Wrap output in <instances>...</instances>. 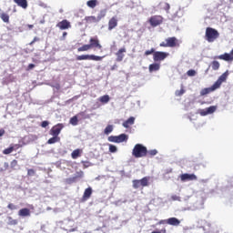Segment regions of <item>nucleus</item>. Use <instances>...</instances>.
I'll return each instance as SVG.
<instances>
[{
	"label": "nucleus",
	"mask_w": 233,
	"mask_h": 233,
	"mask_svg": "<svg viewBox=\"0 0 233 233\" xmlns=\"http://www.w3.org/2000/svg\"><path fill=\"white\" fill-rule=\"evenodd\" d=\"M103 50V46L101 42H99V38L97 36L91 37L89 39V44L83 45L82 46L77 48V52H88V50Z\"/></svg>",
	"instance_id": "nucleus-1"
},
{
	"label": "nucleus",
	"mask_w": 233,
	"mask_h": 233,
	"mask_svg": "<svg viewBox=\"0 0 233 233\" xmlns=\"http://www.w3.org/2000/svg\"><path fill=\"white\" fill-rule=\"evenodd\" d=\"M131 155L136 158L146 157L147 156V148L144 145L137 144L135 145Z\"/></svg>",
	"instance_id": "nucleus-2"
},
{
	"label": "nucleus",
	"mask_w": 233,
	"mask_h": 233,
	"mask_svg": "<svg viewBox=\"0 0 233 233\" xmlns=\"http://www.w3.org/2000/svg\"><path fill=\"white\" fill-rule=\"evenodd\" d=\"M205 39L208 41V43H214V41L219 39V32L212 27H207Z\"/></svg>",
	"instance_id": "nucleus-3"
},
{
	"label": "nucleus",
	"mask_w": 233,
	"mask_h": 233,
	"mask_svg": "<svg viewBox=\"0 0 233 233\" xmlns=\"http://www.w3.org/2000/svg\"><path fill=\"white\" fill-rule=\"evenodd\" d=\"M162 48H176L179 46V40L176 36L167 37L159 44Z\"/></svg>",
	"instance_id": "nucleus-4"
},
{
	"label": "nucleus",
	"mask_w": 233,
	"mask_h": 233,
	"mask_svg": "<svg viewBox=\"0 0 233 233\" xmlns=\"http://www.w3.org/2000/svg\"><path fill=\"white\" fill-rule=\"evenodd\" d=\"M103 57L96 55H81L76 56V61H103Z\"/></svg>",
	"instance_id": "nucleus-5"
},
{
	"label": "nucleus",
	"mask_w": 233,
	"mask_h": 233,
	"mask_svg": "<svg viewBox=\"0 0 233 233\" xmlns=\"http://www.w3.org/2000/svg\"><path fill=\"white\" fill-rule=\"evenodd\" d=\"M168 56H170V55L167 52L156 51L153 54V59H154L155 63H157L159 61H165V59H167L168 57Z\"/></svg>",
	"instance_id": "nucleus-6"
},
{
	"label": "nucleus",
	"mask_w": 233,
	"mask_h": 233,
	"mask_svg": "<svg viewBox=\"0 0 233 233\" xmlns=\"http://www.w3.org/2000/svg\"><path fill=\"white\" fill-rule=\"evenodd\" d=\"M148 23L153 28L156 26H159V25L163 24V16L161 15H153L149 18Z\"/></svg>",
	"instance_id": "nucleus-7"
},
{
	"label": "nucleus",
	"mask_w": 233,
	"mask_h": 233,
	"mask_svg": "<svg viewBox=\"0 0 233 233\" xmlns=\"http://www.w3.org/2000/svg\"><path fill=\"white\" fill-rule=\"evenodd\" d=\"M65 127L64 124H57L54 127L49 131V134L51 137H58L61 134V131Z\"/></svg>",
	"instance_id": "nucleus-8"
},
{
	"label": "nucleus",
	"mask_w": 233,
	"mask_h": 233,
	"mask_svg": "<svg viewBox=\"0 0 233 233\" xmlns=\"http://www.w3.org/2000/svg\"><path fill=\"white\" fill-rule=\"evenodd\" d=\"M148 185V179L147 177H144L140 180H133V187L138 189L140 187H147Z\"/></svg>",
	"instance_id": "nucleus-9"
},
{
	"label": "nucleus",
	"mask_w": 233,
	"mask_h": 233,
	"mask_svg": "<svg viewBox=\"0 0 233 233\" xmlns=\"http://www.w3.org/2000/svg\"><path fill=\"white\" fill-rule=\"evenodd\" d=\"M56 28L59 30H68V28H72V24L66 19H64L56 24Z\"/></svg>",
	"instance_id": "nucleus-10"
},
{
	"label": "nucleus",
	"mask_w": 233,
	"mask_h": 233,
	"mask_svg": "<svg viewBox=\"0 0 233 233\" xmlns=\"http://www.w3.org/2000/svg\"><path fill=\"white\" fill-rule=\"evenodd\" d=\"M93 189L92 187H86L85 189L84 195L80 198V203H86L92 197Z\"/></svg>",
	"instance_id": "nucleus-11"
},
{
	"label": "nucleus",
	"mask_w": 233,
	"mask_h": 233,
	"mask_svg": "<svg viewBox=\"0 0 233 233\" xmlns=\"http://www.w3.org/2000/svg\"><path fill=\"white\" fill-rule=\"evenodd\" d=\"M216 110H218V106H210L209 107L202 109L200 111V116H208V114H214V112H216Z\"/></svg>",
	"instance_id": "nucleus-12"
},
{
	"label": "nucleus",
	"mask_w": 233,
	"mask_h": 233,
	"mask_svg": "<svg viewBox=\"0 0 233 233\" xmlns=\"http://www.w3.org/2000/svg\"><path fill=\"white\" fill-rule=\"evenodd\" d=\"M182 182L197 180L198 177L195 174H182L180 176Z\"/></svg>",
	"instance_id": "nucleus-13"
},
{
	"label": "nucleus",
	"mask_w": 233,
	"mask_h": 233,
	"mask_svg": "<svg viewBox=\"0 0 233 233\" xmlns=\"http://www.w3.org/2000/svg\"><path fill=\"white\" fill-rule=\"evenodd\" d=\"M127 52V48L125 47H122L120 48L116 53V62L117 63H121V61H123V59H125V54Z\"/></svg>",
	"instance_id": "nucleus-14"
},
{
	"label": "nucleus",
	"mask_w": 233,
	"mask_h": 233,
	"mask_svg": "<svg viewBox=\"0 0 233 233\" xmlns=\"http://www.w3.org/2000/svg\"><path fill=\"white\" fill-rule=\"evenodd\" d=\"M225 81H227V74H226V73L222 74V75L218 77V79L213 85H215V86H216L217 89H218V88H219V87L221 86V85H222L223 83H225Z\"/></svg>",
	"instance_id": "nucleus-15"
},
{
	"label": "nucleus",
	"mask_w": 233,
	"mask_h": 233,
	"mask_svg": "<svg viewBox=\"0 0 233 233\" xmlns=\"http://www.w3.org/2000/svg\"><path fill=\"white\" fill-rule=\"evenodd\" d=\"M216 90H218V88L213 84L212 86H210V87H206V88L201 89L200 96H208V94H210V93H212Z\"/></svg>",
	"instance_id": "nucleus-16"
},
{
	"label": "nucleus",
	"mask_w": 233,
	"mask_h": 233,
	"mask_svg": "<svg viewBox=\"0 0 233 233\" xmlns=\"http://www.w3.org/2000/svg\"><path fill=\"white\" fill-rule=\"evenodd\" d=\"M85 21L88 24V25H92L93 23H99L101 21V16H86Z\"/></svg>",
	"instance_id": "nucleus-17"
},
{
	"label": "nucleus",
	"mask_w": 233,
	"mask_h": 233,
	"mask_svg": "<svg viewBox=\"0 0 233 233\" xmlns=\"http://www.w3.org/2000/svg\"><path fill=\"white\" fill-rule=\"evenodd\" d=\"M17 6H20V8H23L24 10H26L28 8V1L27 0H13Z\"/></svg>",
	"instance_id": "nucleus-18"
},
{
	"label": "nucleus",
	"mask_w": 233,
	"mask_h": 233,
	"mask_svg": "<svg viewBox=\"0 0 233 233\" xmlns=\"http://www.w3.org/2000/svg\"><path fill=\"white\" fill-rule=\"evenodd\" d=\"M117 26V17L116 16H113L110 18V20L108 21V30H114V28H116Z\"/></svg>",
	"instance_id": "nucleus-19"
},
{
	"label": "nucleus",
	"mask_w": 233,
	"mask_h": 233,
	"mask_svg": "<svg viewBox=\"0 0 233 233\" xmlns=\"http://www.w3.org/2000/svg\"><path fill=\"white\" fill-rule=\"evenodd\" d=\"M166 222L170 225V226H174V227H178L180 225V220L175 217L169 218L167 220H166Z\"/></svg>",
	"instance_id": "nucleus-20"
},
{
	"label": "nucleus",
	"mask_w": 233,
	"mask_h": 233,
	"mask_svg": "<svg viewBox=\"0 0 233 233\" xmlns=\"http://www.w3.org/2000/svg\"><path fill=\"white\" fill-rule=\"evenodd\" d=\"M161 68V64L153 63L150 64L148 66L149 73L152 74L153 72H157Z\"/></svg>",
	"instance_id": "nucleus-21"
},
{
	"label": "nucleus",
	"mask_w": 233,
	"mask_h": 233,
	"mask_svg": "<svg viewBox=\"0 0 233 233\" xmlns=\"http://www.w3.org/2000/svg\"><path fill=\"white\" fill-rule=\"evenodd\" d=\"M31 214L30 210L27 208H24L19 209L18 216L22 218L29 217Z\"/></svg>",
	"instance_id": "nucleus-22"
},
{
	"label": "nucleus",
	"mask_w": 233,
	"mask_h": 233,
	"mask_svg": "<svg viewBox=\"0 0 233 233\" xmlns=\"http://www.w3.org/2000/svg\"><path fill=\"white\" fill-rule=\"evenodd\" d=\"M134 121H135L134 117L128 118L127 120L123 122V124H122L123 127H126V128L130 127V126L134 125Z\"/></svg>",
	"instance_id": "nucleus-23"
},
{
	"label": "nucleus",
	"mask_w": 233,
	"mask_h": 233,
	"mask_svg": "<svg viewBox=\"0 0 233 233\" xmlns=\"http://www.w3.org/2000/svg\"><path fill=\"white\" fill-rule=\"evenodd\" d=\"M82 150L81 149H76L71 153V157L73 159H77L79 157L82 155Z\"/></svg>",
	"instance_id": "nucleus-24"
},
{
	"label": "nucleus",
	"mask_w": 233,
	"mask_h": 233,
	"mask_svg": "<svg viewBox=\"0 0 233 233\" xmlns=\"http://www.w3.org/2000/svg\"><path fill=\"white\" fill-rule=\"evenodd\" d=\"M98 101H100V103H102L103 105H106V103L110 101V96L108 95L102 96L98 98Z\"/></svg>",
	"instance_id": "nucleus-25"
},
{
	"label": "nucleus",
	"mask_w": 233,
	"mask_h": 233,
	"mask_svg": "<svg viewBox=\"0 0 233 233\" xmlns=\"http://www.w3.org/2000/svg\"><path fill=\"white\" fill-rule=\"evenodd\" d=\"M116 139L118 143H124L127 141L128 137L126 134H120L119 136H116Z\"/></svg>",
	"instance_id": "nucleus-26"
},
{
	"label": "nucleus",
	"mask_w": 233,
	"mask_h": 233,
	"mask_svg": "<svg viewBox=\"0 0 233 233\" xmlns=\"http://www.w3.org/2000/svg\"><path fill=\"white\" fill-rule=\"evenodd\" d=\"M61 141V138L58 137V136H53V137L49 138V140H47V144L52 145L55 143H59Z\"/></svg>",
	"instance_id": "nucleus-27"
},
{
	"label": "nucleus",
	"mask_w": 233,
	"mask_h": 233,
	"mask_svg": "<svg viewBox=\"0 0 233 233\" xmlns=\"http://www.w3.org/2000/svg\"><path fill=\"white\" fill-rule=\"evenodd\" d=\"M98 4H99V2H97V0H89L86 2V5L89 8H96Z\"/></svg>",
	"instance_id": "nucleus-28"
},
{
	"label": "nucleus",
	"mask_w": 233,
	"mask_h": 233,
	"mask_svg": "<svg viewBox=\"0 0 233 233\" xmlns=\"http://www.w3.org/2000/svg\"><path fill=\"white\" fill-rule=\"evenodd\" d=\"M0 18L4 23H10V15L6 13L0 14Z\"/></svg>",
	"instance_id": "nucleus-29"
},
{
	"label": "nucleus",
	"mask_w": 233,
	"mask_h": 233,
	"mask_svg": "<svg viewBox=\"0 0 233 233\" xmlns=\"http://www.w3.org/2000/svg\"><path fill=\"white\" fill-rule=\"evenodd\" d=\"M7 224L8 226H16L18 225V220L17 219H13V217H7Z\"/></svg>",
	"instance_id": "nucleus-30"
},
{
	"label": "nucleus",
	"mask_w": 233,
	"mask_h": 233,
	"mask_svg": "<svg viewBox=\"0 0 233 233\" xmlns=\"http://www.w3.org/2000/svg\"><path fill=\"white\" fill-rule=\"evenodd\" d=\"M220 64L218 61L211 62L212 70H219Z\"/></svg>",
	"instance_id": "nucleus-31"
},
{
	"label": "nucleus",
	"mask_w": 233,
	"mask_h": 233,
	"mask_svg": "<svg viewBox=\"0 0 233 233\" xmlns=\"http://www.w3.org/2000/svg\"><path fill=\"white\" fill-rule=\"evenodd\" d=\"M14 152V147H9L8 148H5L4 151H3V154L5 155H10Z\"/></svg>",
	"instance_id": "nucleus-32"
},
{
	"label": "nucleus",
	"mask_w": 233,
	"mask_h": 233,
	"mask_svg": "<svg viewBox=\"0 0 233 233\" xmlns=\"http://www.w3.org/2000/svg\"><path fill=\"white\" fill-rule=\"evenodd\" d=\"M157 153H158L157 150L153 149V150L147 151V157H153L154 156H157Z\"/></svg>",
	"instance_id": "nucleus-33"
},
{
	"label": "nucleus",
	"mask_w": 233,
	"mask_h": 233,
	"mask_svg": "<svg viewBox=\"0 0 233 233\" xmlns=\"http://www.w3.org/2000/svg\"><path fill=\"white\" fill-rule=\"evenodd\" d=\"M155 53H156V49L151 48L150 50H147V51L144 53V56H152V54L154 55Z\"/></svg>",
	"instance_id": "nucleus-34"
},
{
	"label": "nucleus",
	"mask_w": 233,
	"mask_h": 233,
	"mask_svg": "<svg viewBox=\"0 0 233 233\" xmlns=\"http://www.w3.org/2000/svg\"><path fill=\"white\" fill-rule=\"evenodd\" d=\"M113 131V127L108 125L107 127H106L105 128V134L106 135H109L111 132Z\"/></svg>",
	"instance_id": "nucleus-35"
},
{
	"label": "nucleus",
	"mask_w": 233,
	"mask_h": 233,
	"mask_svg": "<svg viewBox=\"0 0 233 233\" xmlns=\"http://www.w3.org/2000/svg\"><path fill=\"white\" fill-rule=\"evenodd\" d=\"M108 142L111 143H119V141L117 140V137L116 136H111L108 137Z\"/></svg>",
	"instance_id": "nucleus-36"
},
{
	"label": "nucleus",
	"mask_w": 233,
	"mask_h": 233,
	"mask_svg": "<svg viewBox=\"0 0 233 233\" xmlns=\"http://www.w3.org/2000/svg\"><path fill=\"white\" fill-rule=\"evenodd\" d=\"M109 152H111V153H116V152H117V147H116V146L109 145Z\"/></svg>",
	"instance_id": "nucleus-37"
},
{
	"label": "nucleus",
	"mask_w": 233,
	"mask_h": 233,
	"mask_svg": "<svg viewBox=\"0 0 233 233\" xmlns=\"http://www.w3.org/2000/svg\"><path fill=\"white\" fill-rule=\"evenodd\" d=\"M187 75L189 76V77H194V76H196V70L194 69H190L187 72Z\"/></svg>",
	"instance_id": "nucleus-38"
},
{
	"label": "nucleus",
	"mask_w": 233,
	"mask_h": 233,
	"mask_svg": "<svg viewBox=\"0 0 233 233\" xmlns=\"http://www.w3.org/2000/svg\"><path fill=\"white\" fill-rule=\"evenodd\" d=\"M70 124L73 126H76L78 124V118L77 117H72L70 120Z\"/></svg>",
	"instance_id": "nucleus-39"
},
{
	"label": "nucleus",
	"mask_w": 233,
	"mask_h": 233,
	"mask_svg": "<svg viewBox=\"0 0 233 233\" xmlns=\"http://www.w3.org/2000/svg\"><path fill=\"white\" fill-rule=\"evenodd\" d=\"M76 179H77V177H73L67 178L66 183L67 184L75 183Z\"/></svg>",
	"instance_id": "nucleus-40"
},
{
	"label": "nucleus",
	"mask_w": 233,
	"mask_h": 233,
	"mask_svg": "<svg viewBox=\"0 0 233 233\" xmlns=\"http://www.w3.org/2000/svg\"><path fill=\"white\" fill-rule=\"evenodd\" d=\"M185 94V89H180L176 91V96H181Z\"/></svg>",
	"instance_id": "nucleus-41"
},
{
	"label": "nucleus",
	"mask_w": 233,
	"mask_h": 233,
	"mask_svg": "<svg viewBox=\"0 0 233 233\" xmlns=\"http://www.w3.org/2000/svg\"><path fill=\"white\" fill-rule=\"evenodd\" d=\"M35 175V169H28L27 176L28 177H34Z\"/></svg>",
	"instance_id": "nucleus-42"
},
{
	"label": "nucleus",
	"mask_w": 233,
	"mask_h": 233,
	"mask_svg": "<svg viewBox=\"0 0 233 233\" xmlns=\"http://www.w3.org/2000/svg\"><path fill=\"white\" fill-rule=\"evenodd\" d=\"M163 8L166 12H168L170 10V5L168 3H164Z\"/></svg>",
	"instance_id": "nucleus-43"
},
{
	"label": "nucleus",
	"mask_w": 233,
	"mask_h": 233,
	"mask_svg": "<svg viewBox=\"0 0 233 233\" xmlns=\"http://www.w3.org/2000/svg\"><path fill=\"white\" fill-rule=\"evenodd\" d=\"M48 125H49V122L45 120L42 122V124L40 126H42L43 128H46L48 127Z\"/></svg>",
	"instance_id": "nucleus-44"
},
{
	"label": "nucleus",
	"mask_w": 233,
	"mask_h": 233,
	"mask_svg": "<svg viewBox=\"0 0 233 233\" xmlns=\"http://www.w3.org/2000/svg\"><path fill=\"white\" fill-rule=\"evenodd\" d=\"M16 166H18V161H16L15 159V160H12V162H11V167L14 168V167H15Z\"/></svg>",
	"instance_id": "nucleus-45"
},
{
	"label": "nucleus",
	"mask_w": 233,
	"mask_h": 233,
	"mask_svg": "<svg viewBox=\"0 0 233 233\" xmlns=\"http://www.w3.org/2000/svg\"><path fill=\"white\" fill-rule=\"evenodd\" d=\"M7 208H8L9 209H11V210H15V209L17 208L16 206L14 205L13 203H10V204L7 206Z\"/></svg>",
	"instance_id": "nucleus-46"
},
{
	"label": "nucleus",
	"mask_w": 233,
	"mask_h": 233,
	"mask_svg": "<svg viewBox=\"0 0 233 233\" xmlns=\"http://www.w3.org/2000/svg\"><path fill=\"white\" fill-rule=\"evenodd\" d=\"M37 41H39V37L35 36L33 41L29 43V45L32 46V45H34V43H37Z\"/></svg>",
	"instance_id": "nucleus-47"
},
{
	"label": "nucleus",
	"mask_w": 233,
	"mask_h": 233,
	"mask_svg": "<svg viewBox=\"0 0 233 233\" xmlns=\"http://www.w3.org/2000/svg\"><path fill=\"white\" fill-rule=\"evenodd\" d=\"M151 233H167V229L166 228H163L161 230H154L153 232Z\"/></svg>",
	"instance_id": "nucleus-48"
},
{
	"label": "nucleus",
	"mask_w": 233,
	"mask_h": 233,
	"mask_svg": "<svg viewBox=\"0 0 233 233\" xmlns=\"http://www.w3.org/2000/svg\"><path fill=\"white\" fill-rule=\"evenodd\" d=\"M171 198L174 201H179L180 200V198L178 196H177V195L172 196Z\"/></svg>",
	"instance_id": "nucleus-49"
},
{
	"label": "nucleus",
	"mask_w": 233,
	"mask_h": 233,
	"mask_svg": "<svg viewBox=\"0 0 233 233\" xmlns=\"http://www.w3.org/2000/svg\"><path fill=\"white\" fill-rule=\"evenodd\" d=\"M34 68H35V65H34V64H29L27 66V70H32Z\"/></svg>",
	"instance_id": "nucleus-50"
},
{
	"label": "nucleus",
	"mask_w": 233,
	"mask_h": 233,
	"mask_svg": "<svg viewBox=\"0 0 233 233\" xmlns=\"http://www.w3.org/2000/svg\"><path fill=\"white\" fill-rule=\"evenodd\" d=\"M5 130L3 129V128H1V129H0V137L5 136Z\"/></svg>",
	"instance_id": "nucleus-51"
},
{
	"label": "nucleus",
	"mask_w": 233,
	"mask_h": 233,
	"mask_svg": "<svg viewBox=\"0 0 233 233\" xmlns=\"http://www.w3.org/2000/svg\"><path fill=\"white\" fill-rule=\"evenodd\" d=\"M66 35H68V33L64 32L63 35H62L63 39H65L66 37Z\"/></svg>",
	"instance_id": "nucleus-52"
},
{
	"label": "nucleus",
	"mask_w": 233,
	"mask_h": 233,
	"mask_svg": "<svg viewBox=\"0 0 233 233\" xmlns=\"http://www.w3.org/2000/svg\"><path fill=\"white\" fill-rule=\"evenodd\" d=\"M27 28H29V30H32V28H34V25H27Z\"/></svg>",
	"instance_id": "nucleus-53"
},
{
	"label": "nucleus",
	"mask_w": 233,
	"mask_h": 233,
	"mask_svg": "<svg viewBox=\"0 0 233 233\" xmlns=\"http://www.w3.org/2000/svg\"><path fill=\"white\" fill-rule=\"evenodd\" d=\"M230 185L233 187V177L230 179Z\"/></svg>",
	"instance_id": "nucleus-54"
},
{
	"label": "nucleus",
	"mask_w": 233,
	"mask_h": 233,
	"mask_svg": "<svg viewBox=\"0 0 233 233\" xmlns=\"http://www.w3.org/2000/svg\"><path fill=\"white\" fill-rule=\"evenodd\" d=\"M163 223H165V220H160V222H158V224H163Z\"/></svg>",
	"instance_id": "nucleus-55"
},
{
	"label": "nucleus",
	"mask_w": 233,
	"mask_h": 233,
	"mask_svg": "<svg viewBox=\"0 0 233 233\" xmlns=\"http://www.w3.org/2000/svg\"><path fill=\"white\" fill-rule=\"evenodd\" d=\"M0 12H1V8H0Z\"/></svg>",
	"instance_id": "nucleus-56"
}]
</instances>
